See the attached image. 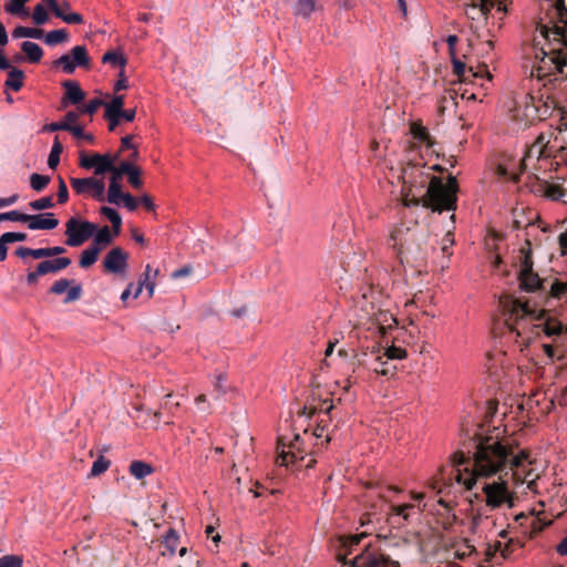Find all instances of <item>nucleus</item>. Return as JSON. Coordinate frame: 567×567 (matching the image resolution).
<instances>
[{"mask_svg":"<svg viewBox=\"0 0 567 567\" xmlns=\"http://www.w3.org/2000/svg\"><path fill=\"white\" fill-rule=\"evenodd\" d=\"M452 464L457 467L455 478L467 489L482 481L508 476L515 485H526L532 493H537V480L540 472L529 461L523 450H516L507 440L496 436L480 439L475 444L472 458H466L463 452L452 455Z\"/></svg>","mask_w":567,"mask_h":567,"instance_id":"1","label":"nucleus"},{"mask_svg":"<svg viewBox=\"0 0 567 567\" xmlns=\"http://www.w3.org/2000/svg\"><path fill=\"white\" fill-rule=\"evenodd\" d=\"M507 307L509 332L514 336V342L523 351L540 334L539 321L544 316V309L532 307L529 302L520 300H512Z\"/></svg>","mask_w":567,"mask_h":567,"instance_id":"2","label":"nucleus"},{"mask_svg":"<svg viewBox=\"0 0 567 567\" xmlns=\"http://www.w3.org/2000/svg\"><path fill=\"white\" fill-rule=\"evenodd\" d=\"M557 24L553 28L544 27L542 34L548 41H553L557 47H551L544 51L542 62L553 64L555 70L567 78V9L564 0H556Z\"/></svg>","mask_w":567,"mask_h":567,"instance_id":"3","label":"nucleus"},{"mask_svg":"<svg viewBox=\"0 0 567 567\" xmlns=\"http://www.w3.org/2000/svg\"><path fill=\"white\" fill-rule=\"evenodd\" d=\"M457 182L453 176H449L446 183L440 177L433 176L430 179L424 204L433 210H454L456 208Z\"/></svg>","mask_w":567,"mask_h":567,"instance_id":"4","label":"nucleus"},{"mask_svg":"<svg viewBox=\"0 0 567 567\" xmlns=\"http://www.w3.org/2000/svg\"><path fill=\"white\" fill-rule=\"evenodd\" d=\"M427 182L426 176L417 167H406L398 176V181L391 182L394 188H400V197L404 206L417 205L422 189Z\"/></svg>","mask_w":567,"mask_h":567,"instance_id":"5","label":"nucleus"},{"mask_svg":"<svg viewBox=\"0 0 567 567\" xmlns=\"http://www.w3.org/2000/svg\"><path fill=\"white\" fill-rule=\"evenodd\" d=\"M508 476H498L496 478H491L488 482L482 481L477 485H481L482 491L485 494V504L489 508H497L503 504H507L508 507L514 505L513 503V494L508 489Z\"/></svg>","mask_w":567,"mask_h":567,"instance_id":"6","label":"nucleus"},{"mask_svg":"<svg viewBox=\"0 0 567 567\" xmlns=\"http://www.w3.org/2000/svg\"><path fill=\"white\" fill-rule=\"evenodd\" d=\"M95 231V224L72 217L65 224V244L70 247L81 246L92 237Z\"/></svg>","mask_w":567,"mask_h":567,"instance_id":"7","label":"nucleus"},{"mask_svg":"<svg viewBox=\"0 0 567 567\" xmlns=\"http://www.w3.org/2000/svg\"><path fill=\"white\" fill-rule=\"evenodd\" d=\"M398 324L394 316L388 310L378 309L373 311L368 320L363 323L365 330L371 337H386Z\"/></svg>","mask_w":567,"mask_h":567,"instance_id":"8","label":"nucleus"},{"mask_svg":"<svg viewBox=\"0 0 567 567\" xmlns=\"http://www.w3.org/2000/svg\"><path fill=\"white\" fill-rule=\"evenodd\" d=\"M118 154H80V166L85 169H92L95 175H103L112 168V163H116Z\"/></svg>","mask_w":567,"mask_h":567,"instance_id":"9","label":"nucleus"},{"mask_svg":"<svg viewBox=\"0 0 567 567\" xmlns=\"http://www.w3.org/2000/svg\"><path fill=\"white\" fill-rule=\"evenodd\" d=\"M278 450L279 455L277 458V463L281 466L297 464L299 461H302L305 458L300 449L299 434L293 435V440L291 441L280 435Z\"/></svg>","mask_w":567,"mask_h":567,"instance_id":"10","label":"nucleus"},{"mask_svg":"<svg viewBox=\"0 0 567 567\" xmlns=\"http://www.w3.org/2000/svg\"><path fill=\"white\" fill-rule=\"evenodd\" d=\"M506 0H470L466 6L465 14L473 21H485L492 8H496L498 12H506Z\"/></svg>","mask_w":567,"mask_h":567,"instance_id":"11","label":"nucleus"},{"mask_svg":"<svg viewBox=\"0 0 567 567\" xmlns=\"http://www.w3.org/2000/svg\"><path fill=\"white\" fill-rule=\"evenodd\" d=\"M72 188L80 195H89L97 202L105 199V185L102 181L95 177L75 178L70 179Z\"/></svg>","mask_w":567,"mask_h":567,"instance_id":"12","label":"nucleus"},{"mask_svg":"<svg viewBox=\"0 0 567 567\" xmlns=\"http://www.w3.org/2000/svg\"><path fill=\"white\" fill-rule=\"evenodd\" d=\"M55 64L61 66L63 72L71 74L78 66L87 68L90 64V58L86 52V48L83 45H75L71 50V54H63L56 61Z\"/></svg>","mask_w":567,"mask_h":567,"instance_id":"13","label":"nucleus"},{"mask_svg":"<svg viewBox=\"0 0 567 567\" xmlns=\"http://www.w3.org/2000/svg\"><path fill=\"white\" fill-rule=\"evenodd\" d=\"M519 285L525 291H535L542 286V281L537 274L533 271V262L530 260V252H524L523 259L519 266Z\"/></svg>","mask_w":567,"mask_h":567,"instance_id":"14","label":"nucleus"},{"mask_svg":"<svg viewBox=\"0 0 567 567\" xmlns=\"http://www.w3.org/2000/svg\"><path fill=\"white\" fill-rule=\"evenodd\" d=\"M128 255L120 247L112 248L105 256L103 267L105 271L124 276L127 269Z\"/></svg>","mask_w":567,"mask_h":567,"instance_id":"15","label":"nucleus"},{"mask_svg":"<svg viewBox=\"0 0 567 567\" xmlns=\"http://www.w3.org/2000/svg\"><path fill=\"white\" fill-rule=\"evenodd\" d=\"M351 567H400L396 561H392L382 554L363 551L352 560Z\"/></svg>","mask_w":567,"mask_h":567,"instance_id":"16","label":"nucleus"},{"mask_svg":"<svg viewBox=\"0 0 567 567\" xmlns=\"http://www.w3.org/2000/svg\"><path fill=\"white\" fill-rule=\"evenodd\" d=\"M71 284H73L72 280L64 278L56 280L50 288V291L54 295H62L63 292L68 291L64 302L79 300L82 295V287L80 284H75L73 286H71Z\"/></svg>","mask_w":567,"mask_h":567,"instance_id":"17","label":"nucleus"},{"mask_svg":"<svg viewBox=\"0 0 567 567\" xmlns=\"http://www.w3.org/2000/svg\"><path fill=\"white\" fill-rule=\"evenodd\" d=\"M59 225V220L55 218L53 213H43L38 215H29L28 228L30 230L54 229Z\"/></svg>","mask_w":567,"mask_h":567,"instance_id":"18","label":"nucleus"},{"mask_svg":"<svg viewBox=\"0 0 567 567\" xmlns=\"http://www.w3.org/2000/svg\"><path fill=\"white\" fill-rule=\"evenodd\" d=\"M157 274L158 269H153L150 265L145 267L144 278L140 280V282L135 287L133 293L134 299H136L141 295L143 288H146L150 297L153 296L155 289V278Z\"/></svg>","mask_w":567,"mask_h":567,"instance_id":"19","label":"nucleus"},{"mask_svg":"<svg viewBox=\"0 0 567 567\" xmlns=\"http://www.w3.org/2000/svg\"><path fill=\"white\" fill-rule=\"evenodd\" d=\"M71 265V259L68 257H58L41 261L39 266V274H54L59 272Z\"/></svg>","mask_w":567,"mask_h":567,"instance_id":"20","label":"nucleus"},{"mask_svg":"<svg viewBox=\"0 0 567 567\" xmlns=\"http://www.w3.org/2000/svg\"><path fill=\"white\" fill-rule=\"evenodd\" d=\"M48 7L53 11V13L62 19L65 23L69 24H80L83 22V18L80 13L76 12H65L62 7H60L56 0H43Z\"/></svg>","mask_w":567,"mask_h":567,"instance_id":"21","label":"nucleus"},{"mask_svg":"<svg viewBox=\"0 0 567 567\" xmlns=\"http://www.w3.org/2000/svg\"><path fill=\"white\" fill-rule=\"evenodd\" d=\"M540 332H544L545 336L553 338L560 336L563 331L565 330L564 326L555 320L546 318V312L544 311V316L542 317L540 321Z\"/></svg>","mask_w":567,"mask_h":567,"instance_id":"22","label":"nucleus"},{"mask_svg":"<svg viewBox=\"0 0 567 567\" xmlns=\"http://www.w3.org/2000/svg\"><path fill=\"white\" fill-rule=\"evenodd\" d=\"M65 96L72 104H79L84 99V92L75 81H65L63 83Z\"/></svg>","mask_w":567,"mask_h":567,"instance_id":"23","label":"nucleus"},{"mask_svg":"<svg viewBox=\"0 0 567 567\" xmlns=\"http://www.w3.org/2000/svg\"><path fill=\"white\" fill-rule=\"evenodd\" d=\"M93 246L99 247L102 250L104 247L109 246L113 238L115 237L114 233L112 234L107 226H104L100 229L96 228L94 233Z\"/></svg>","mask_w":567,"mask_h":567,"instance_id":"24","label":"nucleus"},{"mask_svg":"<svg viewBox=\"0 0 567 567\" xmlns=\"http://www.w3.org/2000/svg\"><path fill=\"white\" fill-rule=\"evenodd\" d=\"M292 10L296 16L309 19L316 10V0H296Z\"/></svg>","mask_w":567,"mask_h":567,"instance_id":"25","label":"nucleus"},{"mask_svg":"<svg viewBox=\"0 0 567 567\" xmlns=\"http://www.w3.org/2000/svg\"><path fill=\"white\" fill-rule=\"evenodd\" d=\"M21 50L32 63H38L42 59L43 50L35 42L24 41L21 45Z\"/></svg>","mask_w":567,"mask_h":567,"instance_id":"26","label":"nucleus"},{"mask_svg":"<svg viewBox=\"0 0 567 567\" xmlns=\"http://www.w3.org/2000/svg\"><path fill=\"white\" fill-rule=\"evenodd\" d=\"M414 508V504L392 505L390 519L392 522H395V519H402L404 523H408L411 516L410 512Z\"/></svg>","mask_w":567,"mask_h":567,"instance_id":"27","label":"nucleus"},{"mask_svg":"<svg viewBox=\"0 0 567 567\" xmlns=\"http://www.w3.org/2000/svg\"><path fill=\"white\" fill-rule=\"evenodd\" d=\"M130 473L136 480H143L153 473V467L143 461H133L130 464Z\"/></svg>","mask_w":567,"mask_h":567,"instance_id":"28","label":"nucleus"},{"mask_svg":"<svg viewBox=\"0 0 567 567\" xmlns=\"http://www.w3.org/2000/svg\"><path fill=\"white\" fill-rule=\"evenodd\" d=\"M101 214L104 215L110 223L112 224L113 233L117 236L121 231L122 226V217L121 215L112 207L103 206L101 208Z\"/></svg>","mask_w":567,"mask_h":567,"instance_id":"29","label":"nucleus"},{"mask_svg":"<svg viewBox=\"0 0 567 567\" xmlns=\"http://www.w3.org/2000/svg\"><path fill=\"white\" fill-rule=\"evenodd\" d=\"M100 252L101 250L99 247H94L93 245H91L90 247L82 251L80 258V266L82 268L91 267L97 260Z\"/></svg>","mask_w":567,"mask_h":567,"instance_id":"30","label":"nucleus"},{"mask_svg":"<svg viewBox=\"0 0 567 567\" xmlns=\"http://www.w3.org/2000/svg\"><path fill=\"white\" fill-rule=\"evenodd\" d=\"M4 10L10 14L23 18L30 14L25 7L24 0H9V2L4 6Z\"/></svg>","mask_w":567,"mask_h":567,"instance_id":"31","label":"nucleus"},{"mask_svg":"<svg viewBox=\"0 0 567 567\" xmlns=\"http://www.w3.org/2000/svg\"><path fill=\"white\" fill-rule=\"evenodd\" d=\"M42 30L37 28H28V27H17L12 37L16 39L20 38H31V39H40L42 37Z\"/></svg>","mask_w":567,"mask_h":567,"instance_id":"32","label":"nucleus"},{"mask_svg":"<svg viewBox=\"0 0 567 567\" xmlns=\"http://www.w3.org/2000/svg\"><path fill=\"white\" fill-rule=\"evenodd\" d=\"M63 151L62 144L60 143L59 138L55 137L51 152L48 157V166L52 169H54L59 163H60V155Z\"/></svg>","mask_w":567,"mask_h":567,"instance_id":"33","label":"nucleus"},{"mask_svg":"<svg viewBox=\"0 0 567 567\" xmlns=\"http://www.w3.org/2000/svg\"><path fill=\"white\" fill-rule=\"evenodd\" d=\"M6 84L14 91H19L23 85V72L18 69H13L9 72Z\"/></svg>","mask_w":567,"mask_h":567,"instance_id":"34","label":"nucleus"},{"mask_svg":"<svg viewBox=\"0 0 567 567\" xmlns=\"http://www.w3.org/2000/svg\"><path fill=\"white\" fill-rule=\"evenodd\" d=\"M126 193L122 192V186L120 184H109L107 189V202L114 205H121V199Z\"/></svg>","mask_w":567,"mask_h":567,"instance_id":"35","label":"nucleus"},{"mask_svg":"<svg viewBox=\"0 0 567 567\" xmlns=\"http://www.w3.org/2000/svg\"><path fill=\"white\" fill-rule=\"evenodd\" d=\"M102 62L124 68L126 64V59L120 51H109L103 55Z\"/></svg>","mask_w":567,"mask_h":567,"instance_id":"36","label":"nucleus"},{"mask_svg":"<svg viewBox=\"0 0 567 567\" xmlns=\"http://www.w3.org/2000/svg\"><path fill=\"white\" fill-rule=\"evenodd\" d=\"M111 465V462L105 458L103 455H100L94 462L91 467L90 476H99L106 472Z\"/></svg>","mask_w":567,"mask_h":567,"instance_id":"37","label":"nucleus"},{"mask_svg":"<svg viewBox=\"0 0 567 567\" xmlns=\"http://www.w3.org/2000/svg\"><path fill=\"white\" fill-rule=\"evenodd\" d=\"M68 40V32L64 29L52 30L45 34V43L54 45L65 42Z\"/></svg>","mask_w":567,"mask_h":567,"instance_id":"38","label":"nucleus"},{"mask_svg":"<svg viewBox=\"0 0 567 567\" xmlns=\"http://www.w3.org/2000/svg\"><path fill=\"white\" fill-rule=\"evenodd\" d=\"M410 131L415 140L425 143L426 145H431L430 134L424 126L419 123H413Z\"/></svg>","mask_w":567,"mask_h":567,"instance_id":"39","label":"nucleus"},{"mask_svg":"<svg viewBox=\"0 0 567 567\" xmlns=\"http://www.w3.org/2000/svg\"><path fill=\"white\" fill-rule=\"evenodd\" d=\"M124 105V96L123 95H114L113 99L105 104V113L106 114H122Z\"/></svg>","mask_w":567,"mask_h":567,"instance_id":"40","label":"nucleus"},{"mask_svg":"<svg viewBox=\"0 0 567 567\" xmlns=\"http://www.w3.org/2000/svg\"><path fill=\"white\" fill-rule=\"evenodd\" d=\"M50 183V177L45 175H41L38 173H33L30 176V186L35 192L43 190Z\"/></svg>","mask_w":567,"mask_h":567,"instance_id":"41","label":"nucleus"},{"mask_svg":"<svg viewBox=\"0 0 567 567\" xmlns=\"http://www.w3.org/2000/svg\"><path fill=\"white\" fill-rule=\"evenodd\" d=\"M32 20L37 25H42L48 22L49 14L42 4H37L33 8Z\"/></svg>","mask_w":567,"mask_h":567,"instance_id":"42","label":"nucleus"},{"mask_svg":"<svg viewBox=\"0 0 567 567\" xmlns=\"http://www.w3.org/2000/svg\"><path fill=\"white\" fill-rule=\"evenodd\" d=\"M550 295L557 299H567V282L554 281L550 285Z\"/></svg>","mask_w":567,"mask_h":567,"instance_id":"43","label":"nucleus"},{"mask_svg":"<svg viewBox=\"0 0 567 567\" xmlns=\"http://www.w3.org/2000/svg\"><path fill=\"white\" fill-rule=\"evenodd\" d=\"M29 206L34 210L49 209L54 206L52 196H44L39 199L30 202Z\"/></svg>","mask_w":567,"mask_h":567,"instance_id":"44","label":"nucleus"},{"mask_svg":"<svg viewBox=\"0 0 567 567\" xmlns=\"http://www.w3.org/2000/svg\"><path fill=\"white\" fill-rule=\"evenodd\" d=\"M373 370L377 373L382 375L392 374L394 371V367L389 365L386 361L383 360L382 357H378L374 361Z\"/></svg>","mask_w":567,"mask_h":567,"instance_id":"45","label":"nucleus"},{"mask_svg":"<svg viewBox=\"0 0 567 567\" xmlns=\"http://www.w3.org/2000/svg\"><path fill=\"white\" fill-rule=\"evenodd\" d=\"M22 557L18 555H6L0 557V567H22Z\"/></svg>","mask_w":567,"mask_h":567,"instance_id":"46","label":"nucleus"},{"mask_svg":"<svg viewBox=\"0 0 567 567\" xmlns=\"http://www.w3.org/2000/svg\"><path fill=\"white\" fill-rule=\"evenodd\" d=\"M384 357L388 360H402L406 357V351L400 347H388L384 351Z\"/></svg>","mask_w":567,"mask_h":567,"instance_id":"47","label":"nucleus"},{"mask_svg":"<svg viewBox=\"0 0 567 567\" xmlns=\"http://www.w3.org/2000/svg\"><path fill=\"white\" fill-rule=\"evenodd\" d=\"M29 215L22 214L19 210H11L7 213L0 214V219L2 220H11V221H21L28 223Z\"/></svg>","mask_w":567,"mask_h":567,"instance_id":"48","label":"nucleus"},{"mask_svg":"<svg viewBox=\"0 0 567 567\" xmlns=\"http://www.w3.org/2000/svg\"><path fill=\"white\" fill-rule=\"evenodd\" d=\"M164 543L169 553L172 555L175 554L178 543V535L176 534V532L173 529L168 530V533L165 536Z\"/></svg>","mask_w":567,"mask_h":567,"instance_id":"49","label":"nucleus"},{"mask_svg":"<svg viewBox=\"0 0 567 567\" xmlns=\"http://www.w3.org/2000/svg\"><path fill=\"white\" fill-rule=\"evenodd\" d=\"M473 551H474V546L471 545L470 543L465 542L455 548L454 556L458 559H465Z\"/></svg>","mask_w":567,"mask_h":567,"instance_id":"50","label":"nucleus"},{"mask_svg":"<svg viewBox=\"0 0 567 567\" xmlns=\"http://www.w3.org/2000/svg\"><path fill=\"white\" fill-rule=\"evenodd\" d=\"M451 61H452L454 73L457 76L465 79L466 78V72H467L465 62L460 60L457 56L451 58Z\"/></svg>","mask_w":567,"mask_h":567,"instance_id":"51","label":"nucleus"},{"mask_svg":"<svg viewBox=\"0 0 567 567\" xmlns=\"http://www.w3.org/2000/svg\"><path fill=\"white\" fill-rule=\"evenodd\" d=\"M69 199V192L65 182L62 177H59V188H58V202L60 204L66 203Z\"/></svg>","mask_w":567,"mask_h":567,"instance_id":"52","label":"nucleus"},{"mask_svg":"<svg viewBox=\"0 0 567 567\" xmlns=\"http://www.w3.org/2000/svg\"><path fill=\"white\" fill-rule=\"evenodd\" d=\"M78 118H79L78 113H75V112H68V113L64 115L63 120H62V121H60V123H64V124H66L69 127H68V128H62V130H63V131H69V132H71V131H72V128H74V126H76V121H78Z\"/></svg>","mask_w":567,"mask_h":567,"instance_id":"53","label":"nucleus"},{"mask_svg":"<svg viewBox=\"0 0 567 567\" xmlns=\"http://www.w3.org/2000/svg\"><path fill=\"white\" fill-rule=\"evenodd\" d=\"M1 238L6 244L14 243V241H23L27 238L24 233H4L1 235Z\"/></svg>","mask_w":567,"mask_h":567,"instance_id":"54","label":"nucleus"},{"mask_svg":"<svg viewBox=\"0 0 567 567\" xmlns=\"http://www.w3.org/2000/svg\"><path fill=\"white\" fill-rule=\"evenodd\" d=\"M100 105H102V101L100 99H94V100H91L85 105H83L80 109V111L82 113L94 114Z\"/></svg>","mask_w":567,"mask_h":567,"instance_id":"55","label":"nucleus"},{"mask_svg":"<svg viewBox=\"0 0 567 567\" xmlns=\"http://www.w3.org/2000/svg\"><path fill=\"white\" fill-rule=\"evenodd\" d=\"M128 182L131 185L135 188H140L142 186V179H141V169L138 167H135L130 174L127 175Z\"/></svg>","mask_w":567,"mask_h":567,"instance_id":"56","label":"nucleus"},{"mask_svg":"<svg viewBox=\"0 0 567 567\" xmlns=\"http://www.w3.org/2000/svg\"><path fill=\"white\" fill-rule=\"evenodd\" d=\"M410 496L413 501H415L417 503L415 505V508H417L419 512H422L425 507V503H424L425 495L423 493L412 491V492H410Z\"/></svg>","mask_w":567,"mask_h":567,"instance_id":"57","label":"nucleus"},{"mask_svg":"<svg viewBox=\"0 0 567 567\" xmlns=\"http://www.w3.org/2000/svg\"><path fill=\"white\" fill-rule=\"evenodd\" d=\"M457 41H458V38L455 34H450L446 38V43H447V47H449V53H450L451 58L457 56V54H456V43H457Z\"/></svg>","mask_w":567,"mask_h":567,"instance_id":"58","label":"nucleus"},{"mask_svg":"<svg viewBox=\"0 0 567 567\" xmlns=\"http://www.w3.org/2000/svg\"><path fill=\"white\" fill-rule=\"evenodd\" d=\"M137 199L134 198L130 193L123 196L121 204H123L128 210H134L137 207Z\"/></svg>","mask_w":567,"mask_h":567,"instance_id":"59","label":"nucleus"},{"mask_svg":"<svg viewBox=\"0 0 567 567\" xmlns=\"http://www.w3.org/2000/svg\"><path fill=\"white\" fill-rule=\"evenodd\" d=\"M107 172L111 173L110 184H120L123 173L118 171V167L115 165V163H112V168Z\"/></svg>","mask_w":567,"mask_h":567,"instance_id":"60","label":"nucleus"},{"mask_svg":"<svg viewBox=\"0 0 567 567\" xmlns=\"http://www.w3.org/2000/svg\"><path fill=\"white\" fill-rule=\"evenodd\" d=\"M71 133L76 138H83L87 142H93V140H94L93 135L84 133L83 128L80 125L74 126V128H72Z\"/></svg>","mask_w":567,"mask_h":567,"instance_id":"61","label":"nucleus"},{"mask_svg":"<svg viewBox=\"0 0 567 567\" xmlns=\"http://www.w3.org/2000/svg\"><path fill=\"white\" fill-rule=\"evenodd\" d=\"M468 72L472 74L473 78H485L486 76L488 81L492 80V74L485 66L478 68L476 71H474L473 68H470Z\"/></svg>","mask_w":567,"mask_h":567,"instance_id":"62","label":"nucleus"},{"mask_svg":"<svg viewBox=\"0 0 567 567\" xmlns=\"http://www.w3.org/2000/svg\"><path fill=\"white\" fill-rule=\"evenodd\" d=\"M196 406L199 411L205 412L208 410L209 404L205 394H200L195 399Z\"/></svg>","mask_w":567,"mask_h":567,"instance_id":"63","label":"nucleus"},{"mask_svg":"<svg viewBox=\"0 0 567 567\" xmlns=\"http://www.w3.org/2000/svg\"><path fill=\"white\" fill-rule=\"evenodd\" d=\"M363 536H364L363 534L354 535V536L348 537L346 539H342L341 542L346 548H351L352 546L358 545Z\"/></svg>","mask_w":567,"mask_h":567,"instance_id":"64","label":"nucleus"}]
</instances>
